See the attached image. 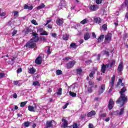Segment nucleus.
I'll return each instance as SVG.
<instances>
[{"label":"nucleus","mask_w":128,"mask_h":128,"mask_svg":"<svg viewBox=\"0 0 128 128\" xmlns=\"http://www.w3.org/2000/svg\"><path fill=\"white\" fill-rule=\"evenodd\" d=\"M74 67V64H67L66 66V68L68 70H70V68H72Z\"/></svg>","instance_id":"58836bf2"},{"label":"nucleus","mask_w":128,"mask_h":128,"mask_svg":"<svg viewBox=\"0 0 128 128\" xmlns=\"http://www.w3.org/2000/svg\"><path fill=\"white\" fill-rule=\"evenodd\" d=\"M92 88H94V86L88 87V94H92Z\"/></svg>","instance_id":"cd10ccee"},{"label":"nucleus","mask_w":128,"mask_h":128,"mask_svg":"<svg viewBox=\"0 0 128 128\" xmlns=\"http://www.w3.org/2000/svg\"><path fill=\"white\" fill-rule=\"evenodd\" d=\"M72 60V57L67 56V57H65L63 58L64 62H68V60Z\"/></svg>","instance_id":"c756f323"},{"label":"nucleus","mask_w":128,"mask_h":128,"mask_svg":"<svg viewBox=\"0 0 128 128\" xmlns=\"http://www.w3.org/2000/svg\"><path fill=\"white\" fill-rule=\"evenodd\" d=\"M69 94H70V96H72L73 98H75L76 96V94L74 92H72V91H70L69 92Z\"/></svg>","instance_id":"473e14b6"},{"label":"nucleus","mask_w":128,"mask_h":128,"mask_svg":"<svg viewBox=\"0 0 128 128\" xmlns=\"http://www.w3.org/2000/svg\"><path fill=\"white\" fill-rule=\"evenodd\" d=\"M122 83V80L120 78L118 80V81L117 84H116V88H118V86H120V84Z\"/></svg>","instance_id":"c85d7f7f"},{"label":"nucleus","mask_w":128,"mask_h":128,"mask_svg":"<svg viewBox=\"0 0 128 128\" xmlns=\"http://www.w3.org/2000/svg\"><path fill=\"white\" fill-rule=\"evenodd\" d=\"M107 26H108V25H106V24H104L102 26V28L103 30H107Z\"/></svg>","instance_id":"a19ab883"},{"label":"nucleus","mask_w":128,"mask_h":128,"mask_svg":"<svg viewBox=\"0 0 128 128\" xmlns=\"http://www.w3.org/2000/svg\"><path fill=\"white\" fill-rule=\"evenodd\" d=\"M40 36H48V34L46 30H44L42 32L40 33Z\"/></svg>","instance_id":"e433bc0d"},{"label":"nucleus","mask_w":128,"mask_h":128,"mask_svg":"<svg viewBox=\"0 0 128 128\" xmlns=\"http://www.w3.org/2000/svg\"><path fill=\"white\" fill-rule=\"evenodd\" d=\"M36 72V68H34V67L30 68L28 70V73L30 74H34V72Z\"/></svg>","instance_id":"f3484780"},{"label":"nucleus","mask_w":128,"mask_h":128,"mask_svg":"<svg viewBox=\"0 0 128 128\" xmlns=\"http://www.w3.org/2000/svg\"><path fill=\"white\" fill-rule=\"evenodd\" d=\"M18 32V30H14L12 32V36H14L15 34H16V33Z\"/></svg>","instance_id":"a18cd8bd"},{"label":"nucleus","mask_w":128,"mask_h":128,"mask_svg":"<svg viewBox=\"0 0 128 128\" xmlns=\"http://www.w3.org/2000/svg\"><path fill=\"white\" fill-rule=\"evenodd\" d=\"M94 20L96 22V24H100V22H101L100 18L97 16H94Z\"/></svg>","instance_id":"a211bd4d"},{"label":"nucleus","mask_w":128,"mask_h":128,"mask_svg":"<svg viewBox=\"0 0 128 128\" xmlns=\"http://www.w3.org/2000/svg\"><path fill=\"white\" fill-rule=\"evenodd\" d=\"M88 84L90 86H94V82L92 81H88Z\"/></svg>","instance_id":"4d7b16f0"},{"label":"nucleus","mask_w":128,"mask_h":128,"mask_svg":"<svg viewBox=\"0 0 128 128\" xmlns=\"http://www.w3.org/2000/svg\"><path fill=\"white\" fill-rule=\"evenodd\" d=\"M32 85L34 86H40V82H38V81L36 80L33 82Z\"/></svg>","instance_id":"393cba45"},{"label":"nucleus","mask_w":128,"mask_h":128,"mask_svg":"<svg viewBox=\"0 0 128 128\" xmlns=\"http://www.w3.org/2000/svg\"><path fill=\"white\" fill-rule=\"evenodd\" d=\"M38 34H33V38L32 39L30 40V41L26 43L25 45V46L26 48H34L36 46V42H38Z\"/></svg>","instance_id":"f03ea898"},{"label":"nucleus","mask_w":128,"mask_h":128,"mask_svg":"<svg viewBox=\"0 0 128 128\" xmlns=\"http://www.w3.org/2000/svg\"><path fill=\"white\" fill-rule=\"evenodd\" d=\"M70 64H76V61L73 60L70 62Z\"/></svg>","instance_id":"774afa93"},{"label":"nucleus","mask_w":128,"mask_h":128,"mask_svg":"<svg viewBox=\"0 0 128 128\" xmlns=\"http://www.w3.org/2000/svg\"><path fill=\"white\" fill-rule=\"evenodd\" d=\"M56 22L58 26H62V24H64V20L62 18H58Z\"/></svg>","instance_id":"9d476101"},{"label":"nucleus","mask_w":128,"mask_h":128,"mask_svg":"<svg viewBox=\"0 0 128 128\" xmlns=\"http://www.w3.org/2000/svg\"><path fill=\"white\" fill-rule=\"evenodd\" d=\"M34 108L32 106H28V110L30 112H35L34 111Z\"/></svg>","instance_id":"bb28decb"},{"label":"nucleus","mask_w":128,"mask_h":128,"mask_svg":"<svg viewBox=\"0 0 128 128\" xmlns=\"http://www.w3.org/2000/svg\"><path fill=\"white\" fill-rule=\"evenodd\" d=\"M104 35L102 34L99 36V38L98 39V42H102L104 40Z\"/></svg>","instance_id":"5701e85b"},{"label":"nucleus","mask_w":128,"mask_h":128,"mask_svg":"<svg viewBox=\"0 0 128 128\" xmlns=\"http://www.w3.org/2000/svg\"><path fill=\"white\" fill-rule=\"evenodd\" d=\"M14 16H18V12L14 11Z\"/></svg>","instance_id":"3c124183"},{"label":"nucleus","mask_w":128,"mask_h":128,"mask_svg":"<svg viewBox=\"0 0 128 128\" xmlns=\"http://www.w3.org/2000/svg\"><path fill=\"white\" fill-rule=\"evenodd\" d=\"M97 80H98V82H100L102 78V76H100L98 78H97Z\"/></svg>","instance_id":"338daca9"},{"label":"nucleus","mask_w":128,"mask_h":128,"mask_svg":"<svg viewBox=\"0 0 128 128\" xmlns=\"http://www.w3.org/2000/svg\"><path fill=\"white\" fill-rule=\"evenodd\" d=\"M70 48H76V44L75 43H72L70 45Z\"/></svg>","instance_id":"c9c22d12"},{"label":"nucleus","mask_w":128,"mask_h":128,"mask_svg":"<svg viewBox=\"0 0 128 128\" xmlns=\"http://www.w3.org/2000/svg\"><path fill=\"white\" fill-rule=\"evenodd\" d=\"M42 58L41 56H38V58H36V59L35 60L36 64H42Z\"/></svg>","instance_id":"9b49d317"},{"label":"nucleus","mask_w":128,"mask_h":128,"mask_svg":"<svg viewBox=\"0 0 128 128\" xmlns=\"http://www.w3.org/2000/svg\"><path fill=\"white\" fill-rule=\"evenodd\" d=\"M56 74H57V76H60V74H62V71L60 70H56Z\"/></svg>","instance_id":"2f4dec72"},{"label":"nucleus","mask_w":128,"mask_h":128,"mask_svg":"<svg viewBox=\"0 0 128 128\" xmlns=\"http://www.w3.org/2000/svg\"><path fill=\"white\" fill-rule=\"evenodd\" d=\"M112 34L111 33H108L105 36V44H110L112 40Z\"/></svg>","instance_id":"7ed1b4c3"},{"label":"nucleus","mask_w":128,"mask_h":128,"mask_svg":"<svg viewBox=\"0 0 128 128\" xmlns=\"http://www.w3.org/2000/svg\"><path fill=\"white\" fill-rule=\"evenodd\" d=\"M126 92V88L124 86L121 90L119 92L120 94V98L116 100V104H120V108L124 106L126 104V102H128V96H126V94H124Z\"/></svg>","instance_id":"f257e3e1"},{"label":"nucleus","mask_w":128,"mask_h":128,"mask_svg":"<svg viewBox=\"0 0 128 128\" xmlns=\"http://www.w3.org/2000/svg\"><path fill=\"white\" fill-rule=\"evenodd\" d=\"M114 80H116V76L113 75L112 77V78L111 82H110L111 84V88H114Z\"/></svg>","instance_id":"4468645a"},{"label":"nucleus","mask_w":128,"mask_h":128,"mask_svg":"<svg viewBox=\"0 0 128 128\" xmlns=\"http://www.w3.org/2000/svg\"><path fill=\"white\" fill-rule=\"evenodd\" d=\"M34 8L32 6H28V5L25 4L24 6V10H32Z\"/></svg>","instance_id":"2eb2a0df"},{"label":"nucleus","mask_w":128,"mask_h":128,"mask_svg":"<svg viewBox=\"0 0 128 128\" xmlns=\"http://www.w3.org/2000/svg\"><path fill=\"white\" fill-rule=\"evenodd\" d=\"M44 6H44V3H42L40 6H39L38 8L37 9L38 10H40L42 8H44Z\"/></svg>","instance_id":"72a5a7b5"},{"label":"nucleus","mask_w":128,"mask_h":128,"mask_svg":"<svg viewBox=\"0 0 128 128\" xmlns=\"http://www.w3.org/2000/svg\"><path fill=\"white\" fill-rule=\"evenodd\" d=\"M124 70V65L123 64H119L118 68V72H120L122 70Z\"/></svg>","instance_id":"6ab92c4d"},{"label":"nucleus","mask_w":128,"mask_h":128,"mask_svg":"<svg viewBox=\"0 0 128 128\" xmlns=\"http://www.w3.org/2000/svg\"><path fill=\"white\" fill-rule=\"evenodd\" d=\"M92 38H96V34L94 32H92Z\"/></svg>","instance_id":"e2e57ef3"},{"label":"nucleus","mask_w":128,"mask_h":128,"mask_svg":"<svg viewBox=\"0 0 128 128\" xmlns=\"http://www.w3.org/2000/svg\"><path fill=\"white\" fill-rule=\"evenodd\" d=\"M90 9L92 12H94L98 9V5H92L90 6Z\"/></svg>","instance_id":"1a4fd4ad"},{"label":"nucleus","mask_w":128,"mask_h":128,"mask_svg":"<svg viewBox=\"0 0 128 128\" xmlns=\"http://www.w3.org/2000/svg\"><path fill=\"white\" fill-rule=\"evenodd\" d=\"M96 4H100L102 2V0H96Z\"/></svg>","instance_id":"8fccbe9b"},{"label":"nucleus","mask_w":128,"mask_h":128,"mask_svg":"<svg viewBox=\"0 0 128 128\" xmlns=\"http://www.w3.org/2000/svg\"><path fill=\"white\" fill-rule=\"evenodd\" d=\"M114 100L112 98H110V99L108 104V108L110 110H112V108H114Z\"/></svg>","instance_id":"423d86ee"},{"label":"nucleus","mask_w":128,"mask_h":128,"mask_svg":"<svg viewBox=\"0 0 128 128\" xmlns=\"http://www.w3.org/2000/svg\"><path fill=\"white\" fill-rule=\"evenodd\" d=\"M86 114H84L80 116V118H82V120H84V118H86Z\"/></svg>","instance_id":"79ce46f5"},{"label":"nucleus","mask_w":128,"mask_h":128,"mask_svg":"<svg viewBox=\"0 0 128 128\" xmlns=\"http://www.w3.org/2000/svg\"><path fill=\"white\" fill-rule=\"evenodd\" d=\"M62 121L64 122V124H63L64 128H68V122L64 118H62Z\"/></svg>","instance_id":"ddd939ff"},{"label":"nucleus","mask_w":128,"mask_h":128,"mask_svg":"<svg viewBox=\"0 0 128 128\" xmlns=\"http://www.w3.org/2000/svg\"><path fill=\"white\" fill-rule=\"evenodd\" d=\"M52 38H56V33H52Z\"/></svg>","instance_id":"13d9d810"},{"label":"nucleus","mask_w":128,"mask_h":128,"mask_svg":"<svg viewBox=\"0 0 128 128\" xmlns=\"http://www.w3.org/2000/svg\"><path fill=\"white\" fill-rule=\"evenodd\" d=\"M27 102H28V101L22 102L20 103V106H21V108H24V106H26V104Z\"/></svg>","instance_id":"f704fd0d"},{"label":"nucleus","mask_w":128,"mask_h":128,"mask_svg":"<svg viewBox=\"0 0 128 128\" xmlns=\"http://www.w3.org/2000/svg\"><path fill=\"white\" fill-rule=\"evenodd\" d=\"M106 113H102L100 115L101 118H106Z\"/></svg>","instance_id":"49530a36"},{"label":"nucleus","mask_w":128,"mask_h":128,"mask_svg":"<svg viewBox=\"0 0 128 128\" xmlns=\"http://www.w3.org/2000/svg\"><path fill=\"white\" fill-rule=\"evenodd\" d=\"M32 24H34V26H38V22H36V21L34 20H32L31 21Z\"/></svg>","instance_id":"ea45409f"},{"label":"nucleus","mask_w":128,"mask_h":128,"mask_svg":"<svg viewBox=\"0 0 128 128\" xmlns=\"http://www.w3.org/2000/svg\"><path fill=\"white\" fill-rule=\"evenodd\" d=\"M41 40L42 42H46V38L44 36L42 37Z\"/></svg>","instance_id":"6e6d98bb"},{"label":"nucleus","mask_w":128,"mask_h":128,"mask_svg":"<svg viewBox=\"0 0 128 128\" xmlns=\"http://www.w3.org/2000/svg\"><path fill=\"white\" fill-rule=\"evenodd\" d=\"M60 5L62 6H66V2L64 0H62L60 2Z\"/></svg>","instance_id":"b1692460"},{"label":"nucleus","mask_w":128,"mask_h":128,"mask_svg":"<svg viewBox=\"0 0 128 128\" xmlns=\"http://www.w3.org/2000/svg\"><path fill=\"white\" fill-rule=\"evenodd\" d=\"M69 36H70L68 34H65L63 35L62 38L64 40H68Z\"/></svg>","instance_id":"a878e982"},{"label":"nucleus","mask_w":128,"mask_h":128,"mask_svg":"<svg viewBox=\"0 0 128 128\" xmlns=\"http://www.w3.org/2000/svg\"><path fill=\"white\" fill-rule=\"evenodd\" d=\"M106 90V84H102L99 86V90H98V96H100Z\"/></svg>","instance_id":"20e7f679"},{"label":"nucleus","mask_w":128,"mask_h":128,"mask_svg":"<svg viewBox=\"0 0 128 128\" xmlns=\"http://www.w3.org/2000/svg\"><path fill=\"white\" fill-rule=\"evenodd\" d=\"M124 113V108H122L118 112V110H116L114 112V116H122Z\"/></svg>","instance_id":"39448f33"},{"label":"nucleus","mask_w":128,"mask_h":128,"mask_svg":"<svg viewBox=\"0 0 128 128\" xmlns=\"http://www.w3.org/2000/svg\"><path fill=\"white\" fill-rule=\"evenodd\" d=\"M62 88H60L58 90V91L56 92V94L58 96H62Z\"/></svg>","instance_id":"7c9ffc66"},{"label":"nucleus","mask_w":128,"mask_h":128,"mask_svg":"<svg viewBox=\"0 0 128 128\" xmlns=\"http://www.w3.org/2000/svg\"><path fill=\"white\" fill-rule=\"evenodd\" d=\"M108 66H110V65H102L101 67L102 72V74H104V72H106V68H108Z\"/></svg>","instance_id":"6e6552de"},{"label":"nucleus","mask_w":128,"mask_h":128,"mask_svg":"<svg viewBox=\"0 0 128 128\" xmlns=\"http://www.w3.org/2000/svg\"><path fill=\"white\" fill-rule=\"evenodd\" d=\"M6 14V12H0V16H4Z\"/></svg>","instance_id":"de8ad7c7"},{"label":"nucleus","mask_w":128,"mask_h":128,"mask_svg":"<svg viewBox=\"0 0 128 128\" xmlns=\"http://www.w3.org/2000/svg\"><path fill=\"white\" fill-rule=\"evenodd\" d=\"M14 84H15L16 86H17V84H18V81H14Z\"/></svg>","instance_id":"0e129e2a"},{"label":"nucleus","mask_w":128,"mask_h":128,"mask_svg":"<svg viewBox=\"0 0 128 128\" xmlns=\"http://www.w3.org/2000/svg\"><path fill=\"white\" fill-rule=\"evenodd\" d=\"M68 102H67L66 104H64L62 106L63 110H66V108H68Z\"/></svg>","instance_id":"c03bdc74"},{"label":"nucleus","mask_w":128,"mask_h":128,"mask_svg":"<svg viewBox=\"0 0 128 128\" xmlns=\"http://www.w3.org/2000/svg\"><path fill=\"white\" fill-rule=\"evenodd\" d=\"M47 54H50V46L48 47V49L47 50Z\"/></svg>","instance_id":"603ef678"},{"label":"nucleus","mask_w":128,"mask_h":128,"mask_svg":"<svg viewBox=\"0 0 128 128\" xmlns=\"http://www.w3.org/2000/svg\"><path fill=\"white\" fill-rule=\"evenodd\" d=\"M76 72L77 74H79V76H80L82 74V70L81 69V68H78L76 69Z\"/></svg>","instance_id":"4be33fe9"},{"label":"nucleus","mask_w":128,"mask_h":128,"mask_svg":"<svg viewBox=\"0 0 128 128\" xmlns=\"http://www.w3.org/2000/svg\"><path fill=\"white\" fill-rule=\"evenodd\" d=\"M52 121H46V128H52Z\"/></svg>","instance_id":"f8f14e48"},{"label":"nucleus","mask_w":128,"mask_h":128,"mask_svg":"<svg viewBox=\"0 0 128 128\" xmlns=\"http://www.w3.org/2000/svg\"><path fill=\"white\" fill-rule=\"evenodd\" d=\"M44 29L43 28H39L38 30V32H40V34H42V32L44 31Z\"/></svg>","instance_id":"bf43d9fd"},{"label":"nucleus","mask_w":128,"mask_h":128,"mask_svg":"<svg viewBox=\"0 0 128 128\" xmlns=\"http://www.w3.org/2000/svg\"><path fill=\"white\" fill-rule=\"evenodd\" d=\"M96 114V111L92 110L87 114L88 118H92V116H94Z\"/></svg>","instance_id":"0eeeda50"},{"label":"nucleus","mask_w":128,"mask_h":128,"mask_svg":"<svg viewBox=\"0 0 128 128\" xmlns=\"http://www.w3.org/2000/svg\"><path fill=\"white\" fill-rule=\"evenodd\" d=\"M88 128H94V125L92 124H90L88 125Z\"/></svg>","instance_id":"052dcab7"},{"label":"nucleus","mask_w":128,"mask_h":128,"mask_svg":"<svg viewBox=\"0 0 128 128\" xmlns=\"http://www.w3.org/2000/svg\"><path fill=\"white\" fill-rule=\"evenodd\" d=\"M32 32V30H30V29L28 28H26V34H28V32Z\"/></svg>","instance_id":"864d4df0"},{"label":"nucleus","mask_w":128,"mask_h":128,"mask_svg":"<svg viewBox=\"0 0 128 128\" xmlns=\"http://www.w3.org/2000/svg\"><path fill=\"white\" fill-rule=\"evenodd\" d=\"M88 22H90V20L88 18H85L82 20L80 22V24H88Z\"/></svg>","instance_id":"dca6fc26"},{"label":"nucleus","mask_w":128,"mask_h":128,"mask_svg":"<svg viewBox=\"0 0 128 128\" xmlns=\"http://www.w3.org/2000/svg\"><path fill=\"white\" fill-rule=\"evenodd\" d=\"M22 72V68H19L17 70V74H20Z\"/></svg>","instance_id":"37998d69"},{"label":"nucleus","mask_w":128,"mask_h":128,"mask_svg":"<svg viewBox=\"0 0 128 128\" xmlns=\"http://www.w3.org/2000/svg\"><path fill=\"white\" fill-rule=\"evenodd\" d=\"M72 128H78V124L74 123L72 124Z\"/></svg>","instance_id":"5fc2aeb1"},{"label":"nucleus","mask_w":128,"mask_h":128,"mask_svg":"<svg viewBox=\"0 0 128 128\" xmlns=\"http://www.w3.org/2000/svg\"><path fill=\"white\" fill-rule=\"evenodd\" d=\"M30 122L28 121L25 122L22 124V126H25V128H28V126H30Z\"/></svg>","instance_id":"412c9836"},{"label":"nucleus","mask_w":128,"mask_h":128,"mask_svg":"<svg viewBox=\"0 0 128 128\" xmlns=\"http://www.w3.org/2000/svg\"><path fill=\"white\" fill-rule=\"evenodd\" d=\"M6 76V74L4 73H0V78H2Z\"/></svg>","instance_id":"09e8293b"},{"label":"nucleus","mask_w":128,"mask_h":128,"mask_svg":"<svg viewBox=\"0 0 128 128\" xmlns=\"http://www.w3.org/2000/svg\"><path fill=\"white\" fill-rule=\"evenodd\" d=\"M48 92H50H50H52V90L51 88H49L48 90Z\"/></svg>","instance_id":"69168bd1"},{"label":"nucleus","mask_w":128,"mask_h":128,"mask_svg":"<svg viewBox=\"0 0 128 128\" xmlns=\"http://www.w3.org/2000/svg\"><path fill=\"white\" fill-rule=\"evenodd\" d=\"M96 74L94 71H92L89 74L90 78H94V75Z\"/></svg>","instance_id":"4c0bfd02"},{"label":"nucleus","mask_w":128,"mask_h":128,"mask_svg":"<svg viewBox=\"0 0 128 128\" xmlns=\"http://www.w3.org/2000/svg\"><path fill=\"white\" fill-rule=\"evenodd\" d=\"M90 38V34L89 33L87 32L84 34V39L85 40H88V38Z\"/></svg>","instance_id":"aec40b11"},{"label":"nucleus","mask_w":128,"mask_h":128,"mask_svg":"<svg viewBox=\"0 0 128 128\" xmlns=\"http://www.w3.org/2000/svg\"><path fill=\"white\" fill-rule=\"evenodd\" d=\"M13 98H18V94H16V93H14V94H13Z\"/></svg>","instance_id":"680f3d73"}]
</instances>
